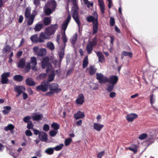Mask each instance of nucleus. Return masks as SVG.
<instances>
[{
	"mask_svg": "<svg viewBox=\"0 0 158 158\" xmlns=\"http://www.w3.org/2000/svg\"><path fill=\"white\" fill-rule=\"evenodd\" d=\"M97 40L96 37H95L92 41L89 42L88 43L86 50L89 54L91 53L93 50V47L95 46L97 44Z\"/></svg>",
	"mask_w": 158,
	"mask_h": 158,
	"instance_id": "obj_4",
	"label": "nucleus"
},
{
	"mask_svg": "<svg viewBox=\"0 0 158 158\" xmlns=\"http://www.w3.org/2000/svg\"><path fill=\"white\" fill-rule=\"evenodd\" d=\"M64 146V145L63 144H60L59 145H57L53 148L56 151H58L61 149Z\"/></svg>",
	"mask_w": 158,
	"mask_h": 158,
	"instance_id": "obj_49",
	"label": "nucleus"
},
{
	"mask_svg": "<svg viewBox=\"0 0 158 158\" xmlns=\"http://www.w3.org/2000/svg\"><path fill=\"white\" fill-rule=\"evenodd\" d=\"M96 54L98 57L99 61L102 63H103L105 61V58L102 53L98 52H96Z\"/></svg>",
	"mask_w": 158,
	"mask_h": 158,
	"instance_id": "obj_22",
	"label": "nucleus"
},
{
	"mask_svg": "<svg viewBox=\"0 0 158 158\" xmlns=\"http://www.w3.org/2000/svg\"><path fill=\"white\" fill-rule=\"evenodd\" d=\"M49 38V37L48 36L45 32H41L39 36V42H43L44 41V40L48 39Z\"/></svg>",
	"mask_w": 158,
	"mask_h": 158,
	"instance_id": "obj_9",
	"label": "nucleus"
},
{
	"mask_svg": "<svg viewBox=\"0 0 158 158\" xmlns=\"http://www.w3.org/2000/svg\"><path fill=\"white\" fill-rule=\"evenodd\" d=\"M51 127L53 128L55 130H58L60 127V125L57 123L53 122L51 125Z\"/></svg>",
	"mask_w": 158,
	"mask_h": 158,
	"instance_id": "obj_45",
	"label": "nucleus"
},
{
	"mask_svg": "<svg viewBox=\"0 0 158 158\" xmlns=\"http://www.w3.org/2000/svg\"><path fill=\"white\" fill-rule=\"evenodd\" d=\"M55 74L54 72H52L49 75L48 78V81L49 82L52 81L54 79Z\"/></svg>",
	"mask_w": 158,
	"mask_h": 158,
	"instance_id": "obj_48",
	"label": "nucleus"
},
{
	"mask_svg": "<svg viewBox=\"0 0 158 158\" xmlns=\"http://www.w3.org/2000/svg\"><path fill=\"white\" fill-rule=\"evenodd\" d=\"M31 118L29 116H27L25 117L23 119V121L25 123H29V120L31 119Z\"/></svg>",
	"mask_w": 158,
	"mask_h": 158,
	"instance_id": "obj_56",
	"label": "nucleus"
},
{
	"mask_svg": "<svg viewBox=\"0 0 158 158\" xmlns=\"http://www.w3.org/2000/svg\"><path fill=\"white\" fill-rule=\"evenodd\" d=\"M150 102L152 104V106L155 109V107L152 105V104L155 103V96L153 94H151L149 97Z\"/></svg>",
	"mask_w": 158,
	"mask_h": 158,
	"instance_id": "obj_40",
	"label": "nucleus"
},
{
	"mask_svg": "<svg viewBox=\"0 0 158 158\" xmlns=\"http://www.w3.org/2000/svg\"><path fill=\"white\" fill-rule=\"evenodd\" d=\"M84 97L82 94L79 95L76 102L77 104L81 105L83 104L84 102Z\"/></svg>",
	"mask_w": 158,
	"mask_h": 158,
	"instance_id": "obj_14",
	"label": "nucleus"
},
{
	"mask_svg": "<svg viewBox=\"0 0 158 158\" xmlns=\"http://www.w3.org/2000/svg\"><path fill=\"white\" fill-rule=\"evenodd\" d=\"M88 56H86L84 58L83 60L82 66L83 68H85L88 65Z\"/></svg>",
	"mask_w": 158,
	"mask_h": 158,
	"instance_id": "obj_41",
	"label": "nucleus"
},
{
	"mask_svg": "<svg viewBox=\"0 0 158 158\" xmlns=\"http://www.w3.org/2000/svg\"><path fill=\"white\" fill-rule=\"evenodd\" d=\"M33 125L32 124V123L31 121H30L29 123H28L27 127L28 129H32L33 128Z\"/></svg>",
	"mask_w": 158,
	"mask_h": 158,
	"instance_id": "obj_57",
	"label": "nucleus"
},
{
	"mask_svg": "<svg viewBox=\"0 0 158 158\" xmlns=\"http://www.w3.org/2000/svg\"><path fill=\"white\" fill-rule=\"evenodd\" d=\"M137 117V114L131 113L128 114L126 116V118L128 122H132Z\"/></svg>",
	"mask_w": 158,
	"mask_h": 158,
	"instance_id": "obj_16",
	"label": "nucleus"
},
{
	"mask_svg": "<svg viewBox=\"0 0 158 158\" xmlns=\"http://www.w3.org/2000/svg\"><path fill=\"white\" fill-rule=\"evenodd\" d=\"M30 64L32 69H35V67L36 65L37 59L35 57H31L30 59Z\"/></svg>",
	"mask_w": 158,
	"mask_h": 158,
	"instance_id": "obj_18",
	"label": "nucleus"
},
{
	"mask_svg": "<svg viewBox=\"0 0 158 158\" xmlns=\"http://www.w3.org/2000/svg\"><path fill=\"white\" fill-rule=\"evenodd\" d=\"M137 146L135 144H132L129 147L126 148L127 149H129L133 152L134 153H135L137 152Z\"/></svg>",
	"mask_w": 158,
	"mask_h": 158,
	"instance_id": "obj_29",
	"label": "nucleus"
},
{
	"mask_svg": "<svg viewBox=\"0 0 158 158\" xmlns=\"http://www.w3.org/2000/svg\"><path fill=\"white\" fill-rule=\"evenodd\" d=\"M45 31L49 38L50 36L54 33L53 31H52L51 29L49 27H48L46 29Z\"/></svg>",
	"mask_w": 158,
	"mask_h": 158,
	"instance_id": "obj_35",
	"label": "nucleus"
},
{
	"mask_svg": "<svg viewBox=\"0 0 158 158\" xmlns=\"http://www.w3.org/2000/svg\"><path fill=\"white\" fill-rule=\"evenodd\" d=\"M43 129L44 131H48L49 129V127L48 125L45 124L43 127Z\"/></svg>",
	"mask_w": 158,
	"mask_h": 158,
	"instance_id": "obj_59",
	"label": "nucleus"
},
{
	"mask_svg": "<svg viewBox=\"0 0 158 158\" xmlns=\"http://www.w3.org/2000/svg\"><path fill=\"white\" fill-rule=\"evenodd\" d=\"M97 79L99 81V82L101 84H103L106 82L107 81V77H104L103 75L101 73H97Z\"/></svg>",
	"mask_w": 158,
	"mask_h": 158,
	"instance_id": "obj_7",
	"label": "nucleus"
},
{
	"mask_svg": "<svg viewBox=\"0 0 158 158\" xmlns=\"http://www.w3.org/2000/svg\"><path fill=\"white\" fill-rule=\"evenodd\" d=\"M45 6L54 10L56 7V2L54 0H51L47 2Z\"/></svg>",
	"mask_w": 158,
	"mask_h": 158,
	"instance_id": "obj_12",
	"label": "nucleus"
},
{
	"mask_svg": "<svg viewBox=\"0 0 158 158\" xmlns=\"http://www.w3.org/2000/svg\"><path fill=\"white\" fill-rule=\"evenodd\" d=\"M26 83L27 85L31 86H35L36 85L35 82L31 78H28L26 80Z\"/></svg>",
	"mask_w": 158,
	"mask_h": 158,
	"instance_id": "obj_20",
	"label": "nucleus"
},
{
	"mask_svg": "<svg viewBox=\"0 0 158 158\" xmlns=\"http://www.w3.org/2000/svg\"><path fill=\"white\" fill-rule=\"evenodd\" d=\"M58 54L60 58V61H61L64 55V47L59 51Z\"/></svg>",
	"mask_w": 158,
	"mask_h": 158,
	"instance_id": "obj_36",
	"label": "nucleus"
},
{
	"mask_svg": "<svg viewBox=\"0 0 158 158\" xmlns=\"http://www.w3.org/2000/svg\"><path fill=\"white\" fill-rule=\"evenodd\" d=\"M10 50V47L9 45H6L3 49V52L4 53H9Z\"/></svg>",
	"mask_w": 158,
	"mask_h": 158,
	"instance_id": "obj_47",
	"label": "nucleus"
},
{
	"mask_svg": "<svg viewBox=\"0 0 158 158\" xmlns=\"http://www.w3.org/2000/svg\"><path fill=\"white\" fill-rule=\"evenodd\" d=\"M54 151V149L53 148H49L46 149L45 151V152L48 155H51L53 153Z\"/></svg>",
	"mask_w": 158,
	"mask_h": 158,
	"instance_id": "obj_38",
	"label": "nucleus"
},
{
	"mask_svg": "<svg viewBox=\"0 0 158 158\" xmlns=\"http://www.w3.org/2000/svg\"><path fill=\"white\" fill-rule=\"evenodd\" d=\"M47 47L51 50H53L55 49V46L54 44L51 42H49L47 43Z\"/></svg>",
	"mask_w": 158,
	"mask_h": 158,
	"instance_id": "obj_44",
	"label": "nucleus"
},
{
	"mask_svg": "<svg viewBox=\"0 0 158 158\" xmlns=\"http://www.w3.org/2000/svg\"><path fill=\"white\" fill-rule=\"evenodd\" d=\"M33 52L37 55L43 56L46 53V50L45 48L40 49L38 47L35 46L33 48Z\"/></svg>",
	"mask_w": 158,
	"mask_h": 158,
	"instance_id": "obj_6",
	"label": "nucleus"
},
{
	"mask_svg": "<svg viewBox=\"0 0 158 158\" xmlns=\"http://www.w3.org/2000/svg\"><path fill=\"white\" fill-rule=\"evenodd\" d=\"M123 55L124 56H128L130 57L131 58L132 56V54L131 52H129L126 51H123L122 52Z\"/></svg>",
	"mask_w": 158,
	"mask_h": 158,
	"instance_id": "obj_52",
	"label": "nucleus"
},
{
	"mask_svg": "<svg viewBox=\"0 0 158 158\" xmlns=\"http://www.w3.org/2000/svg\"><path fill=\"white\" fill-rule=\"evenodd\" d=\"M68 1L69 2H72L74 6V7L73 8L72 10L73 13V17L78 25L79 29L80 26V22L79 19L78 12L77 10V6L76 1V0H68Z\"/></svg>",
	"mask_w": 158,
	"mask_h": 158,
	"instance_id": "obj_1",
	"label": "nucleus"
},
{
	"mask_svg": "<svg viewBox=\"0 0 158 158\" xmlns=\"http://www.w3.org/2000/svg\"><path fill=\"white\" fill-rule=\"evenodd\" d=\"M84 113L80 111H78L74 115V117L76 119L82 118L85 117Z\"/></svg>",
	"mask_w": 158,
	"mask_h": 158,
	"instance_id": "obj_19",
	"label": "nucleus"
},
{
	"mask_svg": "<svg viewBox=\"0 0 158 158\" xmlns=\"http://www.w3.org/2000/svg\"><path fill=\"white\" fill-rule=\"evenodd\" d=\"M10 75V72H6L2 73L1 75L2 83V84H7L8 79L7 77H9Z\"/></svg>",
	"mask_w": 158,
	"mask_h": 158,
	"instance_id": "obj_11",
	"label": "nucleus"
},
{
	"mask_svg": "<svg viewBox=\"0 0 158 158\" xmlns=\"http://www.w3.org/2000/svg\"><path fill=\"white\" fill-rule=\"evenodd\" d=\"M49 89L51 90L55 93H57L60 92L61 89L58 88V85L56 83L52 84L49 85Z\"/></svg>",
	"mask_w": 158,
	"mask_h": 158,
	"instance_id": "obj_8",
	"label": "nucleus"
},
{
	"mask_svg": "<svg viewBox=\"0 0 158 158\" xmlns=\"http://www.w3.org/2000/svg\"><path fill=\"white\" fill-rule=\"evenodd\" d=\"M61 61L60 60V61H57L56 60H54L53 61V63L56 66H59L60 65V64Z\"/></svg>",
	"mask_w": 158,
	"mask_h": 158,
	"instance_id": "obj_61",
	"label": "nucleus"
},
{
	"mask_svg": "<svg viewBox=\"0 0 158 158\" xmlns=\"http://www.w3.org/2000/svg\"><path fill=\"white\" fill-rule=\"evenodd\" d=\"M57 131L55 130H51L49 132V135L51 136L54 137L57 133Z\"/></svg>",
	"mask_w": 158,
	"mask_h": 158,
	"instance_id": "obj_54",
	"label": "nucleus"
},
{
	"mask_svg": "<svg viewBox=\"0 0 158 158\" xmlns=\"http://www.w3.org/2000/svg\"><path fill=\"white\" fill-rule=\"evenodd\" d=\"M33 130L34 134L36 135H39V134H40L41 131H40L39 130L35 129H33Z\"/></svg>",
	"mask_w": 158,
	"mask_h": 158,
	"instance_id": "obj_64",
	"label": "nucleus"
},
{
	"mask_svg": "<svg viewBox=\"0 0 158 158\" xmlns=\"http://www.w3.org/2000/svg\"><path fill=\"white\" fill-rule=\"evenodd\" d=\"M51 22V20L50 18L48 17H46L44 18V23L46 25H49Z\"/></svg>",
	"mask_w": 158,
	"mask_h": 158,
	"instance_id": "obj_43",
	"label": "nucleus"
},
{
	"mask_svg": "<svg viewBox=\"0 0 158 158\" xmlns=\"http://www.w3.org/2000/svg\"><path fill=\"white\" fill-rule=\"evenodd\" d=\"M30 39L33 42H39V37H38L37 35L36 34L31 36L30 37Z\"/></svg>",
	"mask_w": 158,
	"mask_h": 158,
	"instance_id": "obj_34",
	"label": "nucleus"
},
{
	"mask_svg": "<svg viewBox=\"0 0 158 158\" xmlns=\"http://www.w3.org/2000/svg\"><path fill=\"white\" fill-rule=\"evenodd\" d=\"M44 10L45 14L47 15H50L53 11V10H52L50 8L46 6H45L44 7Z\"/></svg>",
	"mask_w": 158,
	"mask_h": 158,
	"instance_id": "obj_32",
	"label": "nucleus"
},
{
	"mask_svg": "<svg viewBox=\"0 0 158 158\" xmlns=\"http://www.w3.org/2000/svg\"><path fill=\"white\" fill-rule=\"evenodd\" d=\"M72 141L71 138H68L65 140L64 144L65 146H67L69 145Z\"/></svg>",
	"mask_w": 158,
	"mask_h": 158,
	"instance_id": "obj_55",
	"label": "nucleus"
},
{
	"mask_svg": "<svg viewBox=\"0 0 158 158\" xmlns=\"http://www.w3.org/2000/svg\"><path fill=\"white\" fill-rule=\"evenodd\" d=\"M49 84L48 82H42L40 85L36 87V89L38 91H41L45 92L48 89Z\"/></svg>",
	"mask_w": 158,
	"mask_h": 158,
	"instance_id": "obj_5",
	"label": "nucleus"
},
{
	"mask_svg": "<svg viewBox=\"0 0 158 158\" xmlns=\"http://www.w3.org/2000/svg\"><path fill=\"white\" fill-rule=\"evenodd\" d=\"M50 91L47 92L46 94V95L48 96H52L55 93L52 90H50Z\"/></svg>",
	"mask_w": 158,
	"mask_h": 158,
	"instance_id": "obj_58",
	"label": "nucleus"
},
{
	"mask_svg": "<svg viewBox=\"0 0 158 158\" xmlns=\"http://www.w3.org/2000/svg\"><path fill=\"white\" fill-rule=\"evenodd\" d=\"M114 85L113 84L109 85L106 88L107 90L109 92L112 91L114 88Z\"/></svg>",
	"mask_w": 158,
	"mask_h": 158,
	"instance_id": "obj_53",
	"label": "nucleus"
},
{
	"mask_svg": "<svg viewBox=\"0 0 158 158\" xmlns=\"http://www.w3.org/2000/svg\"><path fill=\"white\" fill-rule=\"evenodd\" d=\"M77 33H75L71 38L70 39L71 43L73 45H74L77 39Z\"/></svg>",
	"mask_w": 158,
	"mask_h": 158,
	"instance_id": "obj_28",
	"label": "nucleus"
},
{
	"mask_svg": "<svg viewBox=\"0 0 158 158\" xmlns=\"http://www.w3.org/2000/svg\"><path fill=\"white\" fill-rule=\"evenodd\" d=\"M33 14H31V8L29 7H27L26 10L25 12V16L26 18H28L32 16Z\"/></svg>",
	"mask_w": 158,
	"mask_h": 158,
	"instance_id": "obj_39",
	"label": "nucleus"
},
{
	"mask_svg": "<svg viewBox=\"0 0 158 158\" xmlns=\"http://www.w3.org/2000/svg\"><path fill=\"white\" fill-rule=\"evenodd\" d=\"M14 78L15 81L18 82L22 81L23 79V77L20 75H16L14 77Z\"/></svg>",
	"mask_w": 158,
	"mask_h": 158,
	"instance_id": "obj_33",
	"label": "nucleus"
},
{
	"mask_svg": "<svg viewBox=\"0 0 158 158\" xmlns=\"http://www.w3.org/2000/svg\"><path fill=\"white\" fill-rule=\"evenodd\" d=\"M47 76V74L46 73H43L40 74L37 77L39 80L43 79L45 78Z\"/></svg>",
	"mask_w": 158,
	"mask_h": 158,
	"instance_id": "obj_51",
	"label": "nucleus"
},
{
	"mask_svg": "<svg viewBox=\"0 0 158 158\" xmlns=\"http://www.w3.org/2000/svg\"><path fill=\"white\" fill-rule=\"evenodd\" d=\"M43 115L41 114H38L32 116V119L33 120H39L42 119L43 118Z\"/></svg>",
	"mask_w": 158,
	"mask_h": 158,
	"instance_id": "obj_37",
	"label": "nucleus"
},
{
	"mask_svg": "<svg viewBox=\"0 0 158 158\" xmlns=\"http://www.w3.org/2000/svg\"><path fill=\"white\" fill-rule=\"evenodd\" d=\"M115 23L114 19L113 17H110V24L111 26H113Z\"/></svg>",
	"mask_w": 158,
	"mask_h": 158,
	"instance_id": "obj_60",
	"label": "nucleus"
},
{
	"mask_svg": "<svg viewBox=\"0 0 158 158\" xmlns=\"http://www.w3.org/2000/svg\"><path fill=\"white\" fill-rule=\"evenodd\" d=\"M38 137L40 140L43 142H47L48 139L47 135L43 131L40 132Z\"/></svg>",
	"mask_w": 158,
	"mask_h": 158,
	"instance_id": "obj_13",
	"label": "nucleus"
},
{
	"mask_svg": "<svg viewBox=\"0 0 158 158\" xmlns=\"http://www.w3.org/2000/svg\"><path fill=\"white\" fill-rule=\"evenodd\" d=\"M98 0L101 12L102 14H103L105 13L104 10L105 9L104 2L103 0Z\"/></svg>",
	"mask_w": 158,
	"mask_h": 158,
	"instance_id": "obj_23",
	"label": "nucleus"
},
{
	"mask_svg": "<svg viewBox=\"0 0 158 158\" xmlns=\"http://www.w3.org/2000/svg\"><path fill=\"white\" fill-rule=\"evenodd\" d=\"M4 110H2V112L4 114H8L10 111L11 107L10 106H5L3 107Z\"/></svg>",
	"mask_w": 158,
	"mask_h": 158,
	"instance_id": "obj_30",
	"label": "nucleus"
},
{
	"mask_svg": "<svg viewBox=\"0 0 158 158\" xmlns=\"http://www.w3.org/2000/svg\"><path fill=\"white\" fill-rule=\"evenodd\" d=\"M25 90V87L23 86L18 85L14 87V90L17 93L22 94L24 92Z\"/></svg>",
	"mask_w": 158,
	"mask_h": 158,
	"instance_id": "obj_17",
	"label": "nucleus"
},
{
	"mask_svg": "<svg viewBox=\"0 0 158 158\" xmlns=\"http://www.w3.org/2000/svg\"><path fill=\"white\" fill-rule=\"evenodd\" d=\"M25 60L24 58L21 59L17 64V67L19 68H23L25 66Z\"/></svg>",
	"mask_w": 158,
	"mask_h": 158,
	"instance_id": "obj_24",
	"label": "nucleus"
},
{
	"mask_svg": "<svg viewBox=\"0 0 158 158\" xmlns=\"http://www.w3.org/2000/svg\"><path fill=\"white\" fill-rule=\"evenodd\" d=\"M105 154V151H103L101 152H99L97 156L98 158H102V157Z\"/></svg>",
	"mask_w": 158,
	"mask_h": 158,
	"instance_id": "obj_62",
	"label": "nucleus"
},
{
	"mask_svg": "<svg viewBox=\"0 0 158 158\" xmlns=\"http://www.w3.org/2000/svg\"><path fill=\"white\" fill-rule=\"evenodd\" d=\"M71 19V17L69 15L67 19L64 21L62 25V29L64 31V33L62 35V38L64 43V45H65V43L68 40L67 38L65 36V31Z\"/></svg>",
	"mask_w": 158,
	"mask_h": 158,
	"instance_id": "obj_3",
	"label": "nucleus"
},
{
	"mask_svg": "<svg viewBox=\"0 0 158 158\" xmlns=\"http://www.w3.org/2000/svg\"><path fill=\"white\" fill-rule=\"evenodd\" d=\"M14 128V126L13 124H10L4 127V130L6 131H11L13 130Z\"/></svg>",
	"mask_w": 158,
	"mask_h": 158,
	"instance_id": "obj_42",
	"label": "nucleus"
},
{
	"mask_svg": "<svg viewBox=\"0 0 158 158\" xmlns=\"http://www.w3.org/2000/svg\"><path fill=\"white\" fill-rule=\"evenodd\" d=\"M25 133L26 135L27 136H31L32 135V133L29 130H26Z\"/></svg>",
	"mask_w": 158,
	"mask_h": 158,
	"instance_id": "obj_63",
	"label": "nucleus"
},
{
	"mask_svg": "<svg viewBox=\"0 0 158 158\" xmlns=\"http://www.w3.org/2000/svg\"><path fill=\"white\" fill-rule=\"evenodd\" d=\"M43 23L39 22L36 24L34 29L35 31H40L43 28Z\"/></svg>",
	"mask_w": 158,
	"mask_h": 158,
	"instance_id": "obj_25",
	"label": "nucleus"
},
{
	"mask_svg": "<svg viewBox=\"0 0 158 158\" xmlns=\"http://www.w3.org/2000/svg\"><path fill=\"white\" fill-rule=\"evenodd\" d=\"M118 78L117 76H111L109 78L107 77V81L108 82L111 84L114 85L118 81Z\"/></svg>",
	"mask_w": 158,
	"mask_h": 158,
	"instance_id": "obj_10",
	"label": "nucleus"
},
{
	"mask_svg": "<svg viewBox=\"0 0 158 158\" xmlns=\"http://www.w3.org/2000/svg\"><path fill=\"white\" fill-rule=\"evenodd\" d=\"M31 68L30 63L29 62L27 63L25 66V71L27 73L30 71V69Z\"/></svg>",
	"mask_w": 158,
	"mask_h": 158,
	"instance_id": "obj_46",
	"label": "nucleus"
},
{
	"mask_svg": "<svg viewBox=\"0 0 158 158\" xmlns=\"http://www.w3.org/2000/svg\"><path fill=\"white\" fill-rule=\"evenodd\" d=\"M87 70H88L89 73L92 75L94 74L96 72L97 69L92 66H90L89 68H87Z\"/></svg>",
	"mask_w": 158,
	"mask_h": 158,
	"instance_id": "obj_27",
	"label": "nucleus"
},
{
	"mask_svg": "<svg viewBox=\"0 0 158 158\" xmlns=\"http://www.w3.org/2000/svg\"><path fill=\"white\" fill-rule=\"evenodd\" d=\"M103 127L104 125L102 124L97 123H94V129L98 131H100Z\"/></svg>",
	"mask_w": 158,
	"mask_h": 158,
	"instance_id": "obj_21",
	"label": "nucleus"
},
{
	"mask_svg": "<svg viewBox=\"0 0 158 158\" xmlns=\"http://www.w3.org/2000/svg\"><path fill=\"white\" fill-rule=\"evenodd\" d=\"M94 15L95 18L90 16L87 18V20L88 22H93V34L96 33L98 29V15L96 13H94Z\"/></svg>",
	"mask_w": 158,
	"mask_h": 158,
	"instance_id": "obj_2",
	"label": "nucleus"
},
{
	"mask_svg": "<svg viewBox=\"0 0 158 158\" xmlns=\"http://www.w3.org/2000/svg\"><path fill=\"white\" fill-rule=\"evenodd\" d=\"M49 59L48 57H46L44 58L42 61V67L43 68H45L47 67L50 64L49 62Z\"/></svg>",
	"mask_w": 158,
	"mask_h": 158,
	"instance_id": "obj_15",
	"label": "nucleus"
},
{
	"mask_svg": "<svg viewBox=\"0 0 158 158\" xmlns=\"http://www.w3.org/2000/svg\"><path fill=\"white\" fill-rule=\"evenodd\" d=\"M35 17V15H32L31 16L27 18L28 19L27 21L28 25H31L33 23Z\"/></svg>",
	"mask_w": 158,
	"mask_h": 158,
	"instance_id": "obj_31",
	"label": "nucleus"
},
{
	"mask_svg": "<svg viewBox=\"0 0 158 158\" xmlns=\"http://www.w3.org/2000/svg\"><path fill=\"white\" fill-rule=\"evenodd\" d=\"M49 27L51 29V30H52V31H53V32L54 33L55 31L58 28V26L57 24H55L54 25H51Z\"/></svg>",
	"mask_w": 158,
	"mask_h": 158,
	"instance_id": "obj_50",
	"label": "nucleus"
},
{
	"mask_svg": "<svg viewBox=\"0 0 158 158\" xmlns=\"http://www.w3.org/2000/svg\"><path fill=\"white\" fill-rule=\"evenodd\" d=\"M147 137L148 138V139H149V141H151V140L153 138V137L152 136L150 137L148 136L147 134L146 133H143L141 134L139 136V139L141 140H143L145 139Z\"/></svg>",
	"mask_w": 158,
	"mask_h": 158,
	"instance_id": "obj_26",
	"label": "nucleus"
}]
</instances>
